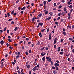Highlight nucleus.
Listing matches in <instances>:
<instances>
[{
  "instance_id": "obj_1",
  "label": "nucleus",
  "mask_w": 74,
  "mask_h": 74,
  "mask_svg": "<svg viewBox=\"0 0 74 74\" xmlns=\"http://www.w3.org/2000/svg\"><path fill=\"white\" fill-rule=\"evenodd\" d=\"M46 59L47 60V61L49 62H51V58L49 57H46Z\"/></svg>"
},
{
  "instance_id": "obj_2",
  "label": "nucleus",
  "mask_w": 74,
  "mask_h": 74,
  "mask_svg": "<svg viewBox=\"0 0 74 74\" xmlns=\"http://www.w3.org/2000/svg\"><path fill=\"white\" fill-rule=\"evenodd\" d=\"M56 41H57V38H56L54 40V42H53L54 44H55L56 43V42H57Z\"/></svg>"
},
{
  "instance_id": "obj_3",
  "label": "nucleus",
  "mask_w": 74,
  "mask_h": 74,
  "mask_svg": "<svg viewBox=\"0 0 74 74\" xmlns=\"http://www.w3.org/2000/svg\"><path fill=\"white\" fill-rule=\"evenodd\" d=\"M46 54V53H45V52L44 53V52H42L41 53V55H42V56H44Z\"/></svg>"
},
{
  "instance_id": "obj_4",
  "label": "nucleus",
  "mask_w": 74,
  "mask_h": 74,
  "mask_svg": "<svg viewBox=\"0 0 74 74\" xmlns=\"http://www.w3.org/2000/svg\"><path fill=\"white\" fill-rule=\"evenodd\" d=\"M51 19V17L49 16V18H47L45 20V21H48Z\"/></svg>"
},
{
  "instance_id": "obj_5",
  "label": "nucleus",
  "mask_w": 74,
  "mask_h": 74,
  "mask_svg": "<svg viewBox=\"0 0 74 74\" xmlns=\"http://www.w3.org/2000/svg\"><path fill=\"white\" fill-rule=\"evenodd\" d=\"M54 65L55 66V67H58V66H59V64H58V63H56L54 64Z\"/></svg>"
},
{
  "instance_id": "obj_6",
  "label": "nucleus",
  "mask_w": 74,
  "mask_h": 74,
  "mask_svg": "<svg viewBox=\"0 0 74 74\" xmlns=\"http://www.w3.org/2000/svg\"><path fill=\"white\" fill-rule=\"evenodd\" d=\"M45 57H43L42 58V60L43 61V62H45Z\"/></svg>"
},
{
  "instance_id": "obj_7",
  "label": "nucleus",
  "mask_w": 74,
  "mask_h": 74,
  "mask_svg": "<svg viewBox=\"0 0 74 74\" xmlns=\"http://www.w3.org/2000/svg\"><path fill=\"white\" fill-rule=\"evenodd\" d=\"M25 9H26V7L25 6H24L23 7V8H21V10H25Z\"/></svg>"
},
{
  "instance_id": "obj_8",
  "label": "nucleus",
  "mask_w": 74,
  "mask_h": 74,
  "mask_svg": "<svg viewBox=\"0 0 74 74\" xmlns=\"http://www.w3.org/2000/svg\"><path fill=\"white\" fill-rule=\"evenodd\" d=\"M0 43H1V45H3V44H4V41H3V40H1V42H0Z\"/></svg>"
},
{
  "instance_id": "obj_9",
  "label": "nucleus",
  "mask_w": 74,
  "mask_h": 74,
  "mask_svg": "<svg viewBox=\"0 0 74 74\" xmlns=\"http://www.w3.org/2000/svg\"><path fill=\"white\" fill-rule=\"evenodd\" d=\"M60 47H59L57 49V51L58 52H59V51H60Z\"/></svg>"
},
{
  "instance_id": "obj_10",
  "label": "nucleus",
  "mask_w": 74,
  "mask_h": 74,
  "mask_svg": "<svg viewBox=\"0 0 74 74\" xmlns=\"http://www.w3.org/2000/svg\"><path fill=\"white\" fill-rule=\"evenodd\" d=\"M43 4H44V5H45L46 4H47V2H46V1H45L44 2H43Z\"/></svg>"
},
{
  "instance_id": "obj_11",
  "label": "nucleus",
  "mask_w": 74,
  "mask_h": 74,
  "mask_svg": "<svg viewBox=\"0 0 74 74\" xmlns=\"http://www.w3.org/2000/svg\"><path fill=\"white\" fill-rule=\"evenodd\" d=\"M69 41H72V40H73V38H69Z\"/></svg>"
},
{
  "instance_id": "obj_12",
  "label": "nucleus",
  "mask_w": 74,
  "mask_h": 74,
  "mask_svg": "<svg viewBox=\"0 0 74 74\" xmlns=\"http://www.w3.org/2000/svg\"><path fill=\"white\" fill-rule=\"evenodd\" d=\"M62 33L64 36L66 35V33L65 32H63Z\"/></svg>"
},
{
  "instance_id": "obj_13",
  "label": "nucleus",
  "mask_w": 74,
  "mask_h": 74,
  "mask_svg": "<svg viewBox=\"0 0 74 74\" xmlns=\"http://www.w3.org/2000/svg\"><path fill=\"white\" fill-rule=\"evenodd\" d=\"M17 72H18V74L21 73V70L19 69L17 71Z\"/></svg>"
},
{
  "instance_id": "obj_14",
  "label": "nucleus",
  "mask_w": 74,
  "mask_h": 74,
  "mask_svg": "<svg viewBox=\"0 0 74 74\" xmlns=\"http://www.w3.org/2000/svg\"><path fill=\"white\" fill-rule=\"evenodd\" d=\"M38 16L39 17H41V16H42V14H38Z\"/></svg>"
},
{
  "instance_id": "obj_15",
  "label": "nucleus",
  "mask_w": 74,
  "mask_h": 74,
  "mask_svg": "<svg viewBox=\"0 0 74 74\" xmlns=\"http://www.w3.org/2000/svg\"><path fill=\"white\" fill-rule=\"evenodd\" d=\"M14 10H13L11 12V14L12 15H13V14H14Z\"/></svg>"
},
{
  "instance_id": "obj_16",
  "label": "nucleus",
  "mask_w": 74,
  "mask_h": 74,
  "mask_svg": "<svg viewBox=\"0 0 74 74\" xmlns=\"http://www.w3.org/2000/svg\"><path fill=\"white\" fill-rule=\"evenodd\" d=\"M73 7V6L71 5H70L69 7V8H72Z\"/></svg>"
},
{
  "instance_id": "obj_17",
  "label": "nucleus",
  "mask_w": 74,
  "mask_h": 74,
  "mask_svg": "<svg viewBox=\"0 0 74 74\" xmlns=\"http://www.w3.org/2000/svg\"><path fill=\"white\" fill-rule=\"evenodd\" d=\"M7 29V27H5L3 29V32H5V30H6V29Z\"/></svg>"
},
{
  "instance_id": "obj_18",
  "label": "nucleus",
  "mask_w": 74,
  "mask_h": 74,
  "mask_svg": "<svg viewBox=\"0 0 74 74\" xmlns=\"http://www.w3.org/2000/svg\"><path fill=\"white\" fill-rule=\"evenodd\" d=\"M53 73L54 74H56L57 72H56V71L55 70L53 71Z\"/></svg>"
},
{
  "instance_id": "obj_19",
  "label": "nucleus",
  "mask_w": 74,
  "mask_h": 74,
  "mask_svg": "<svg viewBox=\"0 0 74 74\" xmlns=\"http://www.w3.org/2000/svg\"><path fill=\"white\" fill-rule=\"evenodd\" d=\"M37 63H36V62H34V65L35 66V65H37Z\"/></svg>"
},
{
  "instance_id": "obj_20",
  "label": "nucleus",
  "mask_w": 74,
  "mask_h": 74,
  "mask_svg": "<svg viewBox=\"0 0 74 74\" xmlns=\"http://www.w3.org/2000/svg\"><path fill=\"white\" fill-rule=\"evenodd\" d=\"M7 15H8V17H9L10 16V14L9 13H7Z\"/></svg>"
},
{
  "instance_id": "obj_21",
  "label": "nucleus",
  "mask_w": 74,
  "mask_h": 74,
  "mask_svg": "<svg viewBox=\"0 0 74 74\" xmlns=\"http://www.w3.org/2000/svg\"><path fill=\"white\" fill-rule=\"evenodd\" d=\"M30 67V65H28L27 66V69H29V68Z\"/></svg>"
},
{
  "instance_id": "obj_22",
  "label": "nucleus",
  "mask_w": 74,
  "mask_h": 74,
  "mask_svg": "<svg viewBox=\"0 0 74 74\" xmlns=\"http://www.w3.org/2000/svg\"><path fill=\"white\" fill-rule=\"evenodd\" d=\"M44 9H46L47 8V6L45 5H44Z\"/></svg>"
},
{
  "instance_id": "obj_23",
  "label": "nucleus",
  "mask_w": 74,
  "mask_h": 74,
  "mask_svg": "<svg viewBox=\"0 0 74 74\" xmlns=\"http://www.w3.org/2000/svg\"><path fill=\"white\" fill-rule=\"evenodd\" d=\"M49 14L50 15H53V12H50L49 13Z\"/></svg>"
},
{
  "instance_id": "obj_24",
  "label": "nucleus",
  "mask_w": 74,
  "mask_h": 74,
  "mask_svg": "<svg viewBox=\"0 0 74 74\" xmlns=\"http://www.w3.org/2000/svg\"><path fill=\"white\" fill-rule=\"evenodd\" d=\"M29 53H32V50H29Z\"/></svg>"
},
{
  "instance_id": "obj_25",
  "label": "nucleus",
  "mask_w": 74,
  "mask_h": 74,
  "mask_svg": "<svg viewBox=\"0 0 74 74\" xmlns=\"http://www.w3.org/2000/svg\"><path fill=\"white\" fill-rule=\"evenodd\" d=\"M60 17H58V18H57V21H59V19H60Z\"/></svg>"
},
{
  "instance_id": "obj_26",
  "label": "nucleus",
  "mask_w": 74,
  "mask_h": 74,
  "mask_svg": "<svg viewBox=\"0 0 74 74\" xmlns=\"http://www.w3.org/2000/svg\"><path fill=\"white\" fill-rule=\"evenodd\" d=\"M71 12L69 13L68 14V16H70V15H71Z\"/></svg>"
},
{
  "instance_id": "obj_27",
  "label": "nucleus",
  "mask_w": 74,
  "mask_h": 74,
  "mask_svg": "<svg viewBox=\"0 0 74 74\" xmlns=\"http://www.w3.org/2000/svg\"><path fill=\"white\" fill-rule=\"evenodd\" d=\"M40 44V42L38 41V45H39Z\"/></svg>"
},
{
  "instance_id": "obj_28",
  "label": "nucleus",
  "mask_w": 74,
  "mask_h": 74,
  "mask_svg": "<svg viewBox=\"0 0 74 74\" xmlns=\"http://www.w3.org/2000/svg\"><path fill=\"white\" fill-rule=\"evenodd\" d=\"M14 21H12L11 22V25H13V24H14Z\"/></svg>"
},
{
  "instance_id": "obj_29",
  "label": "nucleus",
  "mask_w": 74,
  "mask_h": 74,
  "mask_svg": "<svg viewBox=\"0 0 74 74\" xmlns=\"http://www.w3.org/2000/svg\"><path fill=\"white\" fill-rule=\"evenodd\" d=\"M51 65L52 66H53V62H52V61H51Z\"/></svg>"
},
{
  "instance_id": "obj_30",
  "label": "nucleus",
  "mask_w": 74,
  "mask_h": 74,
  "mask_svg": "<svg viewBox=\"0 0 74 74\" xmlns=\"http://www.w3.org/2000/svg\"><path fill=\"white\" fill-rule=\"evenodd\" d=\"M64 14H65V13H64V12H63L61 14L62 15H64Z\"/></svg>"
},
{
  "instance_id": "obj_31",
  "label": "nucleus",
  "mask_w": 74,
  "mask_h": 74,
  "mask_svg": "<svg viewBox=\"0 0 74 74\" xmlns=\"http://www.w3.org/2000/svg\"><path fill=\"white\" fill-rule=\"evenodd\" d=\"M26 38V36H23L22 37V38Z\"/></svg>"
},
{
  "instance_id": "obj_32",
  "label": "nucleus",
  "mask_w": 74,
  "mask_h": 74,
  "mask_svg": "<svg viewBox=\"0 0 74 74\" xmlns=\"http://www.w3.org/2000/svg\"><path fill=\"white\" fill-rule=\"evenodd\" d=\"M71 1H72V0H70L67 3H68V4H69Z\"/></svg>"
},
{
  "instance_id": "obj_33",
  "label": "nucleus",
  "mask_w": 74,
  "mask_h": 74,
  "mask_svg": "<svg viewBox=\"0 0 74 74\" xmlns=\"http://www.w3.org/2000/svg\"><path fill=\"white\" fill-rule=\"evenodd\" d=\"M63 53H64L63 52H60V54L61 55H63Z\"/></svg>"
},
{
  "instance_id": "obj_34",
  "label": "nucleus",
  "mask_w": 74,
  "mask_h": 74,
  "mask_svg": "<svg viewBox=\"0 0 74 74\" xmlns=\"http://www.w3.org/2000/svg\"><path fill=\"white\" fill-rule=\"evenodd\" d=\"M45 30V29H42L41 30V32L42 33L44 32V31Z\"/></svg>"
},
{
  "instance_id": "obj_35",
  "label": "nucleus",
  "mask_w": 74,
  "mask_h": 74,
  "mask_svg": "<svg viewBox=\"0 0 74 74\" xmlns=\"http://www.w3.org/2000/svg\"><path fill=\"white\" fill-rule=\"evenodd\" d=\"M19 56L18 55V56L16 57V59H18Z\"/></svg>"
},
{
  "instance_id": "obj_36",
  "label": "nucleus",
  "mask_w": 74,
  "mask_h": 74,
  "mask_svg": "<svg viewBox=\"0 0 74 74\" xmlns=\"http://www.w3.org/2000/svg\"><path fill=\"white\" fill-rule=\"evenodd\" d=\"M64 11H66V7H65L64 8Z\"/></svg>"
},
{
  "instance_id": "obj_37",
  "label": "nucleus",
  "mask_w": 74,
  "mask_h": 74,
  "mask_svg": "<svg viewBox=\"0 0 74 74\" xmlns=\"http://www.w3.org/2000/svg\"><path fill=\"white\" fill-rule=\"evenodd\" d=\"M17 27H16L14 29V31H16V30H17Z\"/></svg>"
},
{
  "instance_id": "obj_38",
  "label": "nucleus",
  "mask_w": 74,
  "mask_h": 74,
  "mask_svg": "<svg viewBox=\"0 0 74 74\" xmlns=\"http://www.w3.org/2000/svg\"><path fill=\"white\" fill-rule=\"evenodd\" d=\"M43 25V23H40V26H41L42 25Z\"/></svg>"
},
{
  "instance_id": "obj_39",
  "label": "nucleus",
  "mask_w": 74,
  "mask_h": 74,
  "mask_svg": "<svg viewBox=\"0 0 74 74\" xmlns=\"http://www.w3.org/2000/svg\"><path fill=\"white\" fill-rule=\"evenodd\" d=\"M36 70L37 69H35L34 68H33L32 69L33 71H36Z\"/></svg>"
},
{
  "instance_id": "obj_40",
  "label": "nucleus",
  "mask_w": 74,
  "mask_h": 74,
  "mask_svg": "<svg viewBox=\"0 0 74 74\" xmlns=\"http://www.w3.org/2000/svg\"><path fill=\"white\" fill-rule=\"evenodd\" d=\"M25 54L26 55H28V52H27L26 51L25 52Z\"/></svg>"
},
{
  "instance_id": "obj_41",
  "label": "nucleus",
  "mask_w": 74,
  "mask_h": 74,
  "mask_svg": "<svg viewBox=\"0 0 74 74\" xmlns=\"http://www.w3.org/2000/svg\"><path fill=\"white\" fill-rule=\"evenodd\" d=\"M58 24V22L56 21L55 22V25H56V24Z\"/></svg>"
},
{
  "instance_id": "obj_42",
  "label": "nucleus",
  "mask_w": 74,
  "mask_h": 74,
  "mask_svg": "<svg viewBox=\"0 0 74 74\" xmlns=\"http://www.w3.org/2000/svg\"><path fill=\"white\" fill-rule=\"evenodd\" d=\"M34 19H35L34 18H33L32 19V22H34V21H35Z\"/></svg>"
},
{
  "instance_id": "obj_43",
  "label": "nucleus",
  "mask_w": 74,
  "mask_h": 74,
  "mask_svg": "<svg viewBox=\"0 0 74 74\" xmlns=\"http://www.w3.org/2000/svg\"><path fill=\"white\" fill-rule=\"evenodd\" d=\"M4 60H5V59L3 58L1 61V62H3V61H4Z\"/></svg>"
},
{
  "instance_id": "obj_44",
  "label": "nucleus",
  "mask_w": 74,
  "mask_h": 74,
  "mask_svg": "<svg viewBox=\"0 0 74 74\" xmlns=\"http://www.w3.org/2000/svg\"><path fill=\"white\" fill-rule=\"evenodd\" d=\"M40 23H39L37 27L38 28L39 27V26H40Z\"/></svg>"
},
{
  "instance_id": "obj_45",
  "label": "nucleus",
  "mask_w": 74,
  "mask_h": 74,
  "mask_svg": "<svg viewBox=\"0 0 74 74\" xmlns=\"http://www.w3.org/2000/svg\"><path fill=\"white\" fill-rule=\"evenodd\" d=\"M49 29L48 28L47 29V32H49Z\"/></svg>"
},
{
  "instance_id": "obj_46",
  "label": "nucleus",
  "mask_w": 74,
  "mask_h": 74,
  "mask_svg": "<svg viewBox=\"0 0 74 74\" xmlns=\"http://www.w3.org/2000/svg\"><path fill=\"white\" fill-rule=\"evenodd\" d=\"M62 5H60L59 6L58 8H62Z\"/></svg>"
},
{
  "instance_id": "obj_47",
  "label": "nucleus",
  "mask_w": 74,
  "mask_h": 74,
  "mask_svg": "<svg viewBox=\"0 0 74 74\" xmlns=\"http://www.w3.org/2000/svg\"><path fill=\"white\" fill-rule=\"evenodd\" d=\"M19 0H18L16 1V3H19Z\"/></svg>"
},
{
  "instance_id": "obj_48",
  "label": "nucleus",
  "mask_w": 74,
  "mask_h": 74,
  "mask_svg": "<svg viewBox=\"0 0 74 74\" xmlns=\"http://www.w3.org/2000/svg\"><path fill=\"white\" fill-rule=\"evenodd\" d=\"M12 20V18H10L8 20V21H11Z\"/></svg>"
},
{
  "instance_id": "obj_49",
  "label": "nucleus",
  "mask_w": 74,
  "mask_h": 74,
  "mask_svg": "<svg viewBox=\"0 0 74 74\" xmlns=\"http://www.w3.org/2000/svg\"><path fill=\"white\" fill-rule=\"evenodd\" d=\"M25 3H26V4H30V3H29L27 2H26Z\"/></svg>"
},
{
  "instance_id": "obj_50",
  "label": "nucleus",
  "mask_w": 74,
  "mask_h": 74,
  "mask_svg": "<svg viewBox=\"0 0 74 74\" xmlns=\"http://www.w3.org/2000/svg\"><path fill=\"white\" fill-rule=\"evenodd\" d=\"M34 18L35 19H38V17L36 18V17H34Z\"/></svg>"
},
{
  "instance_id": "obj_51",
  "label": "nucleus",
  "mask_w": 74,
  "mask_h": 74,
  "mask_svg": "<svg viewBox=\"0 0 74 74\" xmlns=\"http://www.w3.org/2000/svg\"><path fill=\"white\" fill-rule=\"evenodd\" d=\"M56 67V70H58V66H55Z\"/></svg>"
},
{
  "instance_id": "obj_52",
  "label": "nucleus",
  "mask_w": 74,
  "mask_h": 74,
  "mask_svg": "<svg viewBox=\"0 0 74 74\" xmlns=\"http://www.w3.org/2000/svg\"><path fill=\"white\" fill-rule=\"evenodd\" d=\"M32 43V42H28V44H30Z\"/></svg>"
},
{
  "instance_id": "obj_53",
  "label": "nucleus",
  "mask_w": 74,
  "mask_h": 74,
  "mask_svg": "<svg viewBox=\"0 0 74 74\" xmlns=\"http://www.w3.org/2000/svg\"><path fill=\"white\" fill-rule=\"evenodd\" d=\"M56 5V3H54L53 4L54 6H55Z\"/></svg>"
},
{
  "instance_id": "obj_54",
  "label": "nucleus",
  "mask_w": 74,
  "mask_h": 74,
  "mask_svg": "<svg viewBox=\"0 0 74 74\" xmlns=\"http://www.w3.org/2000/svg\"><path fill=\"white\" fill-rule=\"evenodd\" d=\"M46 50H47V51H48V47H46L45 48Z\"/></svg>"
},
{
  "instance_id": "obj_55",
  "label": "nucleus",
  "mask_w": 74,
  "mask_h": 74,
  "mask_svg": "<svg viewBox=\"0 0 74 74\" xmlns=\"http://www.w3.org/2000/svg\"><path fill=\"white\" fill-rule=\"evenodd\" d=\"M45 14H48V11H46L45 13Z\"/></svg>"
},
{
  "instance_id": "obj_56",
  "label": "nucleus",
  "mask_w": 74,
  "mask_h": 74,
  "mask_svg": "<svg viewBox=\"0 0 74 74\" xmlns=\"http://www.w3.org/2000/svg\"><path fill=\"white\" fill-rule=\"evenodd\" d=\"M9 48H10V49H12L13 47H12L11 46H10L9 47Z\"/></svg>"
},
{
  "instance_id": "obj_57",
  "label": "nucleus",
  "mask_w": 74,
  "mask_h": 74,
  "mask_svg": "<svg viewBox=\"0 0 74 74\" xmlns=\"http://www.w3.org/2000/svg\"><path fill=\"white\" fill-rule=\"evenodd\" d=\"M29 74H31V71H29Z\"/></svg>"
},
{
  "instance_id": "obj_58",
  "label": "nucleus",
  "mask_w": 74,
  "mask_h": 74,
  "mask_svg": "<svg viewBox=\"0 0 74 74\" xmlns=\"http://www.w3.org/2000/svg\"><path fill=\"white\" fill-rule=\"evenodd\" d=\"M44 48H45V47H43L41 49V50H43L44 49Z\"/></svg>"
},
{
  "instance_id": "obj_59",
  "label": "nucleus",
  "mask_w": 74,
  "mask_h": 74,
  "mask_svg": "<svg viewBox=\"0 0 74 74\" xmlns=\"http://www.w3.org/2000/svg\"><path fill=\"white\" fill-rule=\"evenodd\" d=\"M23 11H21V14H23Z\"/></svg>"
},
{
  "instance_id": "obj_60",
  "label": "nucleus",
  "mask_w": 74,
  "mask_h": 74,
  "mask_svg": "<svg viewBox=\"0 0 74 74\" xmlns=\"http://www.w3.org/2000/svg\"><path fill=\"white\" fill-rule=\"evenodd\" d=\"M22 42H23V41L22 40V41H21L20 42H19V44H21V43H22Z\"/></svg>"
},
{
  "instance_id": "obj_61",
  "label": "nucleus",
  "mask_w": 74,
  "mask_h": 74,
  "mask_svg": "<svg viewBox=\"0 0 74 74\" xmlns=\"http://www.w3.org/2000/svg\"><path fill=\"white\" fill-rule=\"evenodd\" d=\"M6 45H7V47H8V46H9V45L8 44V43H7Z\"/></svg>"
},
{
  "instance_id": "obj_62",
  "label": "nucleus",
  "mask_w": 74,
  "mask_h": 74,
  "mask_svg": "<svg viewBox=\"0 0 74 74\" xmlns=\"http://www.w3.org/2000/svg\"><path fill=\"white\" fill-rule=\"evenodd\" d=\"M52 69H55V67H54V66H52Z\"/></svg>"
},
{
  "instance_id": "obj_63",
  "label": "nucleus",
  "mask_w": 74,
  "mask_h": 74,
  "mask_svg": "<svg viewBox=\"0 0 74 74\" xmlns=\"http://www.w3.org/2000/svg\"><path fill=\"white\" fill-rule=\"evenodd\" d=\"M51 38H52L51 36H49V40H51Z\"/></svg>"
},
{
  "instance_id": "obj_64",
  "label": "nucleus",
  "mask_w": 74,
  "mask_h": 74,
  "mask_svg": "<svg viewBox=\"0 0 74 74\" xmlns=\"http://www.w3.org/2000/svg\"><path fill=\"white\" fill-rule=\"evenodd\" d=\"M72 69L74 71V67H72Z\"/></svg>"
}]
</instances>
